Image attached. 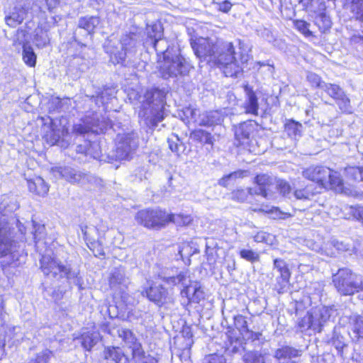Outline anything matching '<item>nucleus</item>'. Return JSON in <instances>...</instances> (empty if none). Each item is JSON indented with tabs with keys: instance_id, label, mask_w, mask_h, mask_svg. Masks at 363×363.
Here are the masks:
<instances>
[{
	"instance_id": "1",
	"label": "nucleus",
	"mask_w": 363,
	"mask_h": 363,
	"mask_svg": "<svg viewBox=\"0 0 363 363\" xmlns=\"http://www.w3.org/2000/svg\"><path fill=\"white\" fill-rule=\"evenodd\" d=\"M167 91L164 89L152 88L145 94L143 108L139 112L140 122L150 129H154L164 118V107Z\"/></svg>"
},
{
	"instance_id": "2",
	"label": "nucleus",
	"mask_w": 363,
	"mask_h": 363,
	"mask_svg": "<svg viewBox=\"0 0 363 363\" xmlns=\"http://www.w3.org/2000/svg\"><path fill=\"white\" fill-rule=\"evenodd\" d=\"M40 268L43 274L57 279L66 278L69 284H73L82 289L83 281L79 276V270L72 268L70 264H63L56 257L43 255L40 259Z\"/></svg>"
},
{
	"instance_id": "3",
	"label": "nucleus",
	"mask_w": 363,
	"mask_h": 363,
	"mask_svg": "<svg viewBox=\"0 0 363 363\" xmlns=\"http://www.w3.org/2000/svg\"><path fill=\"white\" fill-rule=\"evenodd\" d=\"M140 37L135 33H130L121 36L120 39L121 50L115 45L111 40L108 39L104 45L106 52L110 55L111 60L115 64L125 61L127 54H135L140 45Z\"/></svg>"
},
{
	"instance_id": "4",
	"label": "nucleus",
	"mask_w": 363,
	"mask_h": 363,
	"mask_svg": "<svg viewBox=\"0 0 363 363\" xmlns=\"http://www.w3.org/2000/svg\"><path fill=\"white\" fill-rule=\"evenodd\" d=\"M136 222L149 229H160L169 222L179 223V215L167 214L160 208H147L139 211L135 216Z\"/></svg>"
},
{
	"instance_id": "5",
	"label": "nucleus",
	"mask_w": 363,
	"mask_h": 363,
	"mask_svg": "<svg viewBox=\"0 0 363 363\" xmlns=\"http://www.w3.org/2000/svg\"><path fill=\"white\" fill-rule=\"evenodd\" d=\"M333 282L337 291L343 296L359 292L362 287V277L348 268L340 269L333 274Z\"/></svg>"
},
{
	"instance_id": "6",
	"label": "nucleus",
	"mask_w": 363,
	"mask_h": 363,
	"mask_svg": "<svg viewBox=\"0 0 363 363\" xmlns=\"http://www.w3.org/2000/svg\"><path fill=\"white\" fill-rule=\"evenodd\" d=\"M213 60L223 66V73L226 77H237L242 69L235 57V50L232 43H223L221 52Z\"/></svg>"
},
{
	"instance_id": "7",
	"label": "nucleus",
	"mask_w": 363,
	"mask_h": 363,
	"mask_svg": "<svg viewBox=\"0 0 363 363\" xmlns=\"http://www.w3.org/2000/svg\"><path fill=\"white\" fill-rule=\"evenodd\" d=\"M162 53L164 55V62L160 66V73L163 78L177 77L188 72L189 64L183 57L176 55L169 59L167 49Z\"/></svg>"
},
{
	"instance_id": "8",
	"label": "nucleus",
	"mask_w": 363,
	"mask_h": 363,
	"mask_svg": "<svg viewBox=\"0 0 363 363\" xmlns=\"http://www.w3.org/2000/svg\"><path fill=\"white\" fill-rule=\"evenodd\" d=\"M108 126V121L104 118L101 120L97 113L86 116L75 123L72 128V133L77 135H84L89 132L98 133Z\"/></svg>"
},
{
	"instance_id": "9",
	"label": "nucleus",
	"mask_w": 363,
	"mask_h": 363,
	"mask_svg": "<svg viewBox=\"0 0 363 363\" xmlns=\"http://www.w3.org/2000/svg\"><path fill=\"white\" fill-rule=\"evenodd\" d=\"M142 295L159 307L174 302L172 290L165 288L163 285H152L142 291Z\"/></svg>"
},
{
	"instance_id": "10",
	"label": "nucleus",
	"mask_w": 363,
	"mask_h": 363,
	"mask_svg": "<svg viewBox=\"0 0 363 363\" xmlns=\"http://www.w3.org/2000/svg\"><path fill=\"white\" fill-rule=\"evenodd\" d=\"M52 171L55 175L58 174L60 177L72 184L85 185L96 180L93 175L86 174L71 167H55L52 169Z\"/></svg>"
},
{
	"instance_id": "11",
	"label": "nucleus",
	"mask_w": 363,
	"mask_h": 363,
	"mask_svg": "<svg viewBox=\"0 0 363 363\" xmlns=\"http://www.w3.org/2000/svg\"><path fill=\"white\" fill-rule=\"evenodd\" d=\"M138 145V138L133 133L118 135L116 143V157L127 160Z\"/></svg>"
},
{
	"instance_id": "12",
	"label": "nucleus",
	"mask_w": 363,
	"mask_h": 363,
	"mask_svg": "<svg viewBox=\"0 0 363 363\" xmlns=\"http://www.w3.org/2000/svg\"><path fill=\"white\" fill-rule=\"evenodd\" d=\"M192 49L194 51L195 55L203 60L208 61L216 58L215 49L216 45L214 42L207 38H200L191 43Z\"/></svg>"
},
{
	"instance_id": "13",
	"label": "nucleus",
	"mask_w": 363,
	"mask_h": 363,
	"mask_svg": "<svg viewBox=\"0 0 363 363\" xmlns=\"http://www.w3.org/2000/svg\"><path fill=\"white\" fill-rule=\"evenodd\" d=\"M159 277L166 284L175 286L182 284L184 288L188 286L189 272L187 270L178 271L176 268L167 269L159 274Z\"/></svg>"
},
{
	"instance_id": "14",
	"label": "nucleus",
	"mask_w": 363,
	"mask_h": 363,
	"mask_svg": "<svg viewBox=\"0 0 363 363\" xmlns=\"http://www.w3.org/2000/svg\"><path fill=\"white\" fill-rule=\"evenodd\" d=\"M147 37L152 40V43L157 52H163L164 49L160 48L161 44L166 43L162 39L163 28L160 22H155L147 24L146 28Z\"/></svg>"
},
{
	"instance_id": "15",
	"label": "nucleus",
	"mask_w": 363,
	"mask_h": 363,
	"mask_svg": "<svg viewBox=\"0 0 363 363\" xmlns=\"http://www.w3.org/2000/svg\"><path fill=\"white\" fill-rule=\"evenodd\" d=\"M303 176L316 182L322 187H325V182L330 176V169L325 167H310L303 171Z\"/></svg>"
},
{
	"instance_id": "16",
	"label": "nucleus",
	"mask_w": 363,
	"mask_h": 363,
	"mask_svg": "<svg viewBox=\"0 0 363 363\" xmlns=\"http://www.w3.org/2000/svg\"><path fill=\"white\" fill-rule=\"evenodd\" d=\"M311 313V329L318 333H320L324 324L329 320L330 317V310L323 306L313 309Z\"/></svg>"
},
{
	"instance_id": "17",
	"label": "nucleus",
	"mask_w": 363,
	"mask_h": 363,
	"mask_svg": "<svg viewBox=\"0 0 363 363\" xmlns=\"http://www.w3.org/2000/svg\"><path fill=\"white\" fill-rule=\"evenodd\" d=\"M351 333L354 342L363 345V315H352L349 318Z\"/></svg>"
},
{
	"instance_id": "18",
	"label": "nucleus",
	"mask_w": 363,
	"mask_h": 363,
	"mask_svg": "<svg viewBox=\"0 0 363 363\" xmlns=\"http://www.w3.org/2000/svg\"><path fill=\"white\" fill-rule=\"evenodd\" d=\"M186 286L182 291L181 295L186 296L190 302L199 303L204 299L205 294L199 282L194 281Z\"/></svg>"
},
{
	"instance_id": "19",
	"label": "nucleus",
	"mask_w": 363,
	"mask_h": 363,
	"mask_svg": "<svg viewBox=\"0 0 363 363\" xmlns=\"http://www.w3.org/2000/svg\"><path fill=\"white\" fill-rule=\"evenodd\" d=\"M118 336L124 341L125 345L132 350V355H139L143 349L141 343L138 341L134 333L129 329L121 328L118 330Z\"/></svg>"
},
{
	"instance_id": "20",
	"label": "nucleus",
	"mask_w": 363,
	"mask_h": 363,
	"mask_svg": "<svg viewBox=\"0 0 363 363\" xmlns=\"http://www.w3.org/2000/svg\"><path fill=\"white\" fill-rule=\"evenodd\" d=\"M128 284V279L125 277L123 267L115 268L112 271L109 277V285L112 289L123 291Z\"/></svg>"
},
{
	"instance_id": "21",
	"label": "nucleus",
	"mask_w": 363,
	"mask_h": 363,
	"mask_svg": "<svg viewBox=\"0 0 363 363\" xmlns=\"http://www.w3.org/2000/svg\"><path fill=\"white\" fill-rule=\"evenodd\" d=\"M243 88L246 95V99L244 106L246 113L257 116L259 104L258 99L256 96L255 92L253 91L252 87H251L248 84H245L243 86Z\"/></svg>"
},
{
	"instance_id": "22",
	"label": "nucleus",
	"mask_w": 363,
	"mask_h": 363,
	"mask_svg": "<svg viewBox=\"0 0 363 363\" xmlns=\"http://www.w3.org/2000/svg\"><path fill=\"white\" fill-rule=\"evenodd\" d=\"M301 354L302 350L289 345H283L274 351V357L278 360L291 359L301 357Z\"/></svg>"
},
{
	"instance_id": "23",
	"label": "nucleus",
	"mask_w": 363,
	"mask_h": 363,
	"mask_svg": "<svg viewBox=\"0 0 363 363\" xmlns=\"http://www.w3.org/2000/svg\"><path fill=\"white\" fill-rule=\"evenodd\" d=\"M99 23V17L86 16L79 18L77 28L85 30L89 35H92L94 33L95 29Z\"/></svg>"
},
{
	"instance_id": "24",
	"label": "nucleus",
	"mask_w": 363,
	"mask_h": 363,
	"mask_svg": "<svg viewBox=\"0 0 363 363\" xmlns=\"http://www.w3.org/2000/svg\"><path fill=\"white\" fill-rule=\"evenodd\" d=\"M104 357L105 359H110L115 363H126L127 358L118 347H106L104 351Z\"/></svg>"
},
{
	"instance_id": "25",
	"label": "nucleus",
	"mask_w": 363,
	"mask_h": 363,
	"mask_svg": "<svg viewBox=\"0 0 363 363\" xmlns=\"http://www.w3.org/2000/svg\"><path fill=\"white\" fill-rule=\"evenodd\" d=\"M318 191L313 184L306 185L304 188H298L294 190L292 196L298 200H311Z\"/></svg>"
},
{
	"instance_id": "26",
	"label": "nucleus",
	"mask_w": 363,
	"mask_h": 363,
	"mask_svg": "<svg viewBox=\"0 0 363 363\" xmlns=\"http://www.w3.org/2000/svg\"><path fill=\"white\" fill-rule=\"evenodd\" d=\"M28 188L30 192L41 196H45L49 191L48 184L41 177H37L33 180H28Z\"/></svg>"
},
{
	"instance_id": "27",
	"label": "nucleus",
	"mask_w": 363,
	"mask_h": 363,
	"mask_svg": "<svg viewBox=\"0 0 363 363\" xmlns=\"http://www.w3.org/2000/svg\"><path fill=\"white\" fill-rule=\"evenodd\" d=\"M252 127L250 124L244 123L236 127L235 137L238 141V145H245L248 143Z\"/></svg>"
},
{
	"instance_id": "28",
	"label": "nucleus",
	"mask_w": 363,
	"mask_h": 363,
	"mask_svg": "<svg viewBox=\"0 0 363 363\" xmlns=\"http://www.w3.org/2000/svg\"><path fill=\"white\" fill-rule=\"evenodd\" d=\"M26 17V10L23 8L15 7L9 16H6V24L15 28L23 22Z\"/></svg>"
},
{
	"instance_id": "29",
	"label": "nucleus",
	"mask_w": 363,
	"mask_h": 363,
	"mask_svg": "<svg viewBox=\"0 0 363 363\" xmlns=\"http://www.w3.org/2000/svg\"><path fill=\"white\" fill-rule=\"evenodd\" d=\"M82 346L87 351H90L100 340V334L96 332H86L80 337Z\"/></svg>"
},
{
	"instance_id": "30",
	"label": "nucleus",
	"mask_w": 363,
	"mask_h": 363,
	"mask_svg": "<svg viewBox=\"0 0 363 363\" xmlns=\"http://www.w3.org/2000/svg\"><path fill=\"white\" fill-rule=\"evenodd\" d=\"M255 183L258 186L257 188L253 189L255 194L261 195L266 198L267 196L266 186L271 184L270 177L266 174H258L255 178Z\"/></svg>"
},
{
	"instance_id": "31",
	"label": "nucleus",
	"mask_w": 363,
	"mask_h": 363,
	"mask_svg": "<svg viewBox=\"0 0 363 363\" xmlns=\"http://www.w3.org/2000/svg\"><path fill=\"white\" fill-rule=\"evenodd\" d=\"M248 172L245 170H238L230 174L223 176L218 180V184L223 187H227L232 182H235L238 178H243L247 177Z\"/></svg>"
},
{
	"instance_id": "32",
	"label": "nucleus",
	"mask_w": 363,
	"mask_h": 363,
	"mask_svg": "<svg viewBox=\"0 0 363 363\" xmlns=\"http://www.w3.org/2000/svg\"><path fill=\"white\" fill-rule=\"evenodd\" d=\"M36 55L33 48L28 43L23 45V60L24 62L29 67H35L36 64Z\"/></svg>"
},
{
	"instance_id": "33",
	"label": "nucleus",
	"mask_w": 363,
	"mask_h": 363,
	"mask_svg": "<svg viewBox=\"0 0 363 363\" xmlns=\"http://www.w3.org/2000/svg\"><path fill=\"white\" fill-rule=\"evenodd\" d=\"M291 274L288 275H278L276 277V283L274 286V289L281 294L288 291L289 289V279Z\"/></svg>"
},
{
	"instance_id": "34",
	"label": "nucleus",
	"mask_w": 363,
	"mask_h": 363,
	"mask_svg": "<svg viewBox=\"0 0 363 363\" xmlns=\"http://www.w3.org/2000/svg\"><path fill=\"white\" fill-rule=\"evenodd\" d=\"M9 231H6L5 235H0V257H4L11 253L13 247V241L9 237Z\"/></svg>"
},
{
	"instance_id": "35",
	"label": "nucleus",
	"mask_w": 363,
	"mask_h": 363,
	"mask_svg": "<svg viewBox=\"0 0 363 363\" xmlns=\"http://www.w3.org/2000/svg\"><path fill=\"white\" fill-rule=\"evenodd\" d=\"M191 138L194 140L213 145V138L211 133L203 130H196L191 133Z\"/></svg>"
},
{
	"instance_id": "36",
	"label": "nucleus",
	"mask_w": 363,
	"mask_h": 363,
	"mask_svg": "<svg viewBox=\"0 0 363 363\" xmlns=\"http://www.w3.org/2000/svg\"><path fill=\"white\" fill-rule=\"evenodd\" d=\"M323 90L335 101L340 96H342V94L345 93V91L339 85L331 83H327L324 85Z\"/></svg>"
},
{
	"instance_id": "37",
	"label": "nucleus",
	"mask_w": 363,
	"mask_h": 363,
	"mask_svg": "<svg viewBox=\"0 0 363 363\" xmlns=\"http://www.w3.org/2000/svg\"><path fill=\"white\" fill-rule=\"evenodd\" d=\"M243 363H265L264 356L258 351H249L242 356Z\"/></svg>"
},
{
	"instance_id": "38",
	"label": "nucleus",
	"mask_w": 363,
	"mask_h": 363,
	"mask_svg": "<svg viewBox=\"0 0 363 363\" xmlns=\"http://www.w3.org/2000/svg\"><path fill=\"white\" fill-rule=\"evenodd\" d=\"M328 185H330L331 188L335 189L336 190H342L343 185L342 179H341L339 173L337 172H333L330 169L328 180H327L325 182V187H327Z\"/></svg>"
},
{
	"instance_id": "39",
	"label": "nucleus",
	"mask_w": 363,
	"mask_h": 363,
	"mask_svg": "<svg viewBox=\"0 0 363 363\" xmlns=\"http://www.w3.org/2000/svg\"><path fill=\"white\" fill-rule=\"evenodd\" d=\"M335 101L342 113L347 114L352 113V106H351L350 99L347 96L346 93L342 94V96H340Z\"/></svg>"
},
{
	"instance_id": "40",
	"label": "nucleus",
	"mask_w": 363,
	"mask_h": 363,
	"mask_svg": "<svg viewBox=\"0 0 363 363\" xmlns=\"http://www.w3.org/2000/svg\"><path fill=\"white\" fill-rule=\"evenodd\" d=\"M285 129L289 136L296 138L301 135L302 125L292 121L286 124Z\"/></svg>"
},
{
	"instance_id": "41",
	"label": "nucleus",
	"mask_w": 363,
	"mask_h": 363,
	"mask_svg": "<svg viewBox=\"0 0 363 363\" xmlns=\"http://www.w3.org/2000/svg\"><path fill=\"white\" fill-rule=\"evenodd\" d=\"M351 11L357 20L363 21V0H353Z\"/></svg>"
},
{
	"instance_id": "42",
	"label": "nucleus",
	"mask_w": 363,
	"mask_h": 363,
	"mask_svg": "<svg viewBox=\"0 0 363 363\" xmlns=\"http://www.w3.org/2000/svg\"><path fill=\"white\" fill-rule=\"evenodd\" d=\"M33 41L38 48H43L49 43V38L43 30H35Z\"/></svg>"
},
{
	"instance_id": "43",
	"label": "nucleus",
	"mask_w": 363,
	"mask_h": 363,
	"mask_svg": "<svg viewBox=\"0 0 363 363\" xmlns=\"http://www.w3.org/2000/svg\"><path fill=\"white\" fill-rule=\"evenodd\" d=\"M344 171L349 178L356 181H362V167L349 166L345 167Z\"/></svg>"
},
{
	"instance_id": "44",
	"label": "nucleus",
	"mask_w": 363,
	"mask_h": 363,
	"mask_svg": "<svg viewBox=\"0 0 363 363\" xmlns=\"http://www.w3.org/2000/svg\"><path fill=\"white\" fill-rule=\"evenodd\" d=\"M306 79L311 84V85L315 88H320L323 89V86L327 84L321 80V78L319 75L311 72H307Z\"/></svg>"
},
{
	"instance_id": "45",
	"label": "nucleus",
	"mask_w": 363,
	"mask_h": 363,
	"mask_svg": "<svg viewBox=\"0 0 363 363\" xmlns=\"http://www.w3.org/2000/svg\"><path fill=\"white\" fill-rule=\"evenodd\" d=\"M274 269L279 272V275L286 276L291 274L287 264L284 259L280 258L274 259Z\"/></svg>"
},
{
	"instance_id": "46",
	"label": "nucleus",
	"mask_w": 363,
	"mask_h": 363,
	"mask_svg": "<svg viewBox=\"0 0 363 363\" xmlns=\"http://www.w3.org/2000/svg\"><path fill=\"white\" fill-rule=\"evenodd\" d=\"M315 24H317L322 31H325L331 27L330 18L325 13H320L315 18Z\"/></svg>"
},
{
	"instance_id": "47",
	"label": "nucleus",
	"mask_w": 363,
	"mask_h": 363,
	"mask_svg": "<svg viewBox=\"0 0 363 363\" xmlns=\"http://www.w3.org/2000/svg\"><path fill=\"white\" fill-rule=\"evenodd\" d=\"M240 256L241 258L251 263H254L259 260V253L252 250H241L240 251Z\"/></svg>"
},
{
	"instance_id": "48",
	"label": "nucleus",
	"mask_w": 363,
	"mask_h": 363,
	"mask_svg": "<svg viewBox=\"0 0 363 363\" xmlns=\"http://www.w3.org/2000/svg\"><path fill=\"white\" fill-rule=\"evenodd\" d=\"M235 325L243 334L244 333H249L247 327V321L245 317L242 315H238L234 317Z\"/></svg>"
},
{
	"instance_id": "49",
	"label": "nucleus",
	"mask_w": 363,
	"mask_h": 363,
	"mask_svg": "<svg viewBox=\"0 0 363 363\" xmlns=\"http://www.w3.org/2000/svg\"><path fill=\"white\" fill-rule=\"evenodd\" d=\"M233 194L234 199L243 202L247 200L249 194H255V191L252 188H248L247 189H238Z\"/></svg>"
},
{
	"instance_id": "50",
	"label": "nucleus",
	"mask_w": 363,
	"mask_h": 363,
	"mask_svg": "<svg viewBox=\"0 0 363 363\" xmlns=\"http://www.w3.org/2000/svg\"><path fill=\"white\" fill-rule=\"evenodd\" d=\"M167 143L169 145V148L171 150V151L177 155H179L181 152V147H183L182 143L180 141L179 138L177 136H174L172 138L167 139Z\"/></svg>"
},
{
	"instance_id": "51",
	"label": "nucleus",
	"mask_w": 363,
	"mask_h": 363,
	"mask_svg": "<svg viewBox=\"0 0 363 363\" xmlns=\"http://www.w3.org/2000/svg\"><path fill=\"white\" fill-rule=\"evenodd\" d=\"M133 359L136 363H157V360L151 355H145L144 350L142 349L139 355H134Z\"/></svg>"
},
{
	"instance_id": "52",
	"label": "nucleus",
	"mask_w": 363,
	"mask_h": 363,
	"mask_svg": "<svg viewBox=\"0 0 363 363\" xmlns=\"http://www.w3.org/2000/svg\"><path fill=\"white\" fill-rule=\"evenodd\" d=\"M327 245L335 247L338 252H346L350 249V245L348 244L345 243L342 241H339L336 239L331 240Z\"/></svg>"
},
{
	"instance_id": "53",
	"label": "nucleus",
	"mask_w": 363,
	"mask_h": 363,
	"mask_svg": "<svg viewBox=\"0 0 363 363\" xmlns=\"http://www.w3.org/2000/svg\"><path fill=\"white\" fill-rule=\"evenodd\" d=\"M295 27L306 36H310L312 33L309 30V24L304 21L297 20L294 22Z\"/></svg>"
},
{
	"instance_id": "54",
	"label": "nucleus",
	"mask_w": 363,
	"mask_h": 363,
	"mask_svg": "<svg viewBox=\"0 0 363 363\" xmlns=\"http://www.w3.org/2000/svg\"><path fill=\"white\" fill-rule=\"evenodd\" d=\"M52 356V352L45 350L38 353L35 361L30 363H48Z\"/></svg>"
},
{
	"instance_id": "55",
	"label": "nucleus",
	"mask_w": 363,
	"mask_h": 363,
	"mask_svg": "<svg viewBox=\"0 0 363 363\" xmlns=\"http://www.w3.org/2000/svg\"><path fill=\"white\" fill-rule=\"evenodd\" d=\"M202 363H227L226 359L223 355H218L216 354H210L206 357Z\"/></svg>"
},
{
	"instance_id": "56",
	"label": "nucleus",
	"mask_w": 363,
	"mask_h": 363,
	"mask_svg": "<svg viewBox=\"0 0 363 363\" xmlns=\"http://www.w3.org/2000/svg\"><path fill=\"white\" fill-rule=\"evenodd\" d=\"M311 313L308 312L299 321H298V327L302 330H306L308 329H311Z\"/></svg>"
},
{
	"instance_id": "57",
	"label": "nucleus",
	"mask_w": 363,
	"mask_h": 363,
	"mask_svg": "<svg viewBox=\"0 0 363 363\" xmlns=\"http://www.w3.org/2000/svg\"><path fill=\"white\" fill-rule=\"evenodd\" d=\"M279 189L280 193L283 194L284 196H288L289 198H291V187L289 184L285 181H281L279 183Z\"/></svg>"
},
{
	"instance_id": "58",
	"label": "nucleus",
	"mask_w": 363,
	"mask_h": 363,
	"mask_svg": "<svg viewBox=\"0 0 363 363\" xmlns=\"http://www.w3.org/2000/svg\"><path fill=\"white\" fill-rule=\"evenodd\" d=\"M350 213L356 220L363 223V206H357L350 208Z\"/></svg>"
},
{
	"instance_id": "59",
	"label": "nucleus",
	"mask_w": 363,
	"mask_h": 363,
	"mask_svg": "<svg viewBox=\"0 0 363 363\" xmlns=\"http://www.w3.org/2000/svg\"><path fill=\"white\" fill-rule=\"evenodd\" d=\"M343 337L342 336L334 335L333 337L331 339V343L338 350L341 351L344 347L345 343L342 340Z\"/></svg>"
},
{
	"instance_id": "60",
	"label": "nucleus",
	"mask_w": 363,
	"mask_h": 363,
	"mask_svg": "<svg viewBox=\"0 0 363 363\" xmlns=\"http://www.w3.org/2000/svg\"><path fill=\"white\" fill-rule=\"evenodd\" d=\"M218 9L222 12L228 13L232 7V4L228 1H224L220 3H217Z\"/></svg>"
},
{
	"instance_id": "61",
	"label": "nucleus",
	"mask_w": 363,
	"mask_h": 363,
	"mask_svg": "<svg viewBox=\"0 0 363 363\" xmlns=\"http://www.w3.org/2000/svg\"><path fill=\"white\" fill-rule=\"evenodd\" d=\"M315 1L319 2L320 0H300L299 3L302 4L305 9L313 11Z\"/></svg>"
},
{
	"instance_id": "62",
	"label": "nucleus",
	"mask_w": 363,
	"mask_h": 363,
	"mask_svg": "<svg viewBox=\"0 0 363 363\" xmlns=\"http://www.w3.org/2000/svg\"><path fill=\"white\" fill-rule=\"evenodd\" d=\"M6 345V336L3 331H0V357L4 354V347Z\"/></svg>"
},
{
	"instance_id": "63",
	"label": "nucleus",
	"mask_w": 363,
	"mask_h": 363,
	"mask_svg": "<svg viewBox=\"0 0 363 363\" xmlns=\"http://www.w3.org/2000/svg\"><path fill=\"white\" fill-rule=\"evenodd\" d=\"M48 9L52 12L53 9L57 7L60 4V0H45Z\"/></svg>"
},
{
	"instance_id": "64",
	"label": "nucleus",
	"mask_w": 363,
	"mask_h": 363,
	"mask_svg": "<svg viewBox=\"0 0 363 363\" xmlns=\"http://www.w3.org/2000/svg\"><path fill=\"white\" fill-rule=\"evenodd\" d=\"M6 231H9L8 223L0 218V235H5Z\"/></svg>"
}]
</instances>
